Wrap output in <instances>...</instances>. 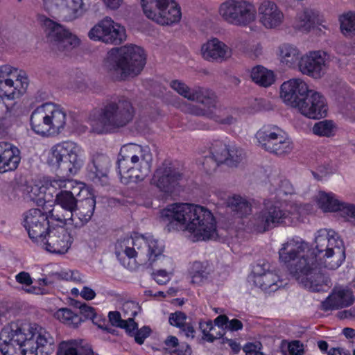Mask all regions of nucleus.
I'll use <instances>...</instances> for the list:
<instances>
[{"mask_svg": "<svg viewBox=\"0 0 355 355\" xmlns=\"http://www.w3.org/2000/svg\"><path fill=\"white\" fill-rule=\"evenodd\" d=\"M69 179L62 178V177H55L53 179H51L46 182V187L41 188H32L31 192L36 194V191L37 190L40 191V193L45 192L46 190H48L49 194L53 196V194H56L59 191H64L65 190V187H67V184Z\"/></svg>", "mask_w": 355, "mask_h": 355, "instance_id": "nucleus-43", "label": "nucleus"}, {"mask_svg": "<svg viewBox=\"0 0 355 355\" xmlns=\"http://www.w3.org/2000/svg\"><path fill=\"white\" fill-rule=\"evenodd\" d=\"M134 114V107L128 98H116L107 102L99 110L92 114L89 123L94 132H112L129 124Z\"/></svg>", "mask_w": 355, "mask_h": 355, "instance_id": "nucleus-6", "label": "nucleus"}, {"mask_svg": "<svg viewBox=\"0 0 355 355\" xmlns=\"http://www.w3.org/2000/svg\"><path fill=\"white\" fill-rule=\"evenodd\" d=\"M291 213L270 200L264 202V207L250 220L248 225L254 231L263 233L286 223Z\"/></svg>", "mask_w": 355, "mask_h": 355, "instance_id": "nucleus-10", "label": "nucleus"}, {"mask_svg": "<svg viewBox=\"0 0 355 355\" xmlns=\"http://www.w3.org/2000/svg\"><path fill=\"white\" fill-rule=\"evenodd\" d=\"M65 190L75 198L80 196L81 193H89L88 190L84 188L83 184L72 179H69Z\"/></svg>", "mask_w": 355, "mask_h": 355, "instance_id": "nucleus-51", "label": "nucleus"}, {"mask_svg": "<svg viewBox=\"0 0 355 355\" xmlns=\"http://www.w3.org/2000/svg\"><path fill=\"white\" fill-rule=\"evenodd\" d=\"M211 94L213 98V102L211 104L209 105L207 103H200V104L204 105V107L202 108L198 106H193V107L191 109L190 112L192 114L196 116H204L207 118L211 119V116H213V110L215 109L216 101L214 93L212 91H211Z\"/></svg>", "mask_w": 355, "mask_h": 355, "instance_id": "nucleus-47", "label": "nucleus"}, {"mask_svg": "<svg viewBox=\"0 0 355 355\" xmlns=\"http://www.w3.org/2000/svg\"><path fill=\"white\" fill-rule=\"evenodd\" d=\"M260 146L265 150L277 155L289 154L293 143L285 132L276 125H264L256 134Z\"/></svg>", "mask_w": 355, "mask_h": 355, "instance_id": "nucleus-12", "label": "nucleus"}, {"mask_svg": "<svg viewBox=\"0 0 355 355\" xmlns=\"http://www.w3.org/2000/svg\"><path fill=\"white\" fill-rule=\"evenodd\" d=\"M110 166L111 161L106 155L96 153L87 164V176L92 181L98 183L102 178L107 176Z\"/></svg>", "mask_w": 355, "mask_h": 355, "instance_id": "nucleus-30", "label": "nucleus"}, {"mask_svg": "<svg viewBox=\"0 0 355 355\" xmlns=\"http://www.w3.org/2000/svg\"><path fill=\"white\" fill-rule=\"evenodd\" d=\"M32 130L37 134L42 136H50L49 130V112L46 103L37 107L32 112L30 118Z\"/></svg>", "mask_w": 355, "mask_h": 355, "instance_id": "nucleus-34", "label": "nucleus"}, {"mask_svg": "<svg viewBox=\"0 0 355 355\" xmlns=\"http://www.w3.org/2000/svg\"><path fill=\"white\" fill-rule=\"evenodd\" d=\"M146 17L161 25H172L180 21V7L175 0H141Z\"/></svg>", "mask_w": 355, "mask_h": 355, "instance_id": "nucleus-9", "label": "nucleus"}, {"mask_svg": "<svg viewBox=\"0 0 355 355\" xmlns=\"http://www.w3.org/2000/svg\"><path fill=\"white\" fill-rule=\"evenodd\" d=\"M202 57L209 62H222L232 56V50L224 42L212 38L201 46Z\"/></svg>", "mask_w": 355, "mask_h": 355, "instance_id": "nucleus-26", "label": "nucleus"}, {"mask_svg": "<svg viewBox=\"0 0 355 355\" xmlns=\"http://www.w3.org/2000/svg\"><path fill=\"white\" fill-rule=\"evenodd\" d=\"M28 85V77L24 72L10 65L0 67V97L14 100L25 93Z\"/></svg>", "mask_w": 355, "mask_h": 355, "instance_id": "nucleus-13", "label": "nucleus"}, {"mask_svg": "<svg viewBox=\"0 0 355 355\" xmlns=\"http://www.w3.org/2000/svg\"><path fill=\"white\" fill-rule=\"evenodd\" d=\"M49 112V130L50 136H55L62 132L67 125V114L60 105L53 103H46Z\"/></svg>", "mask_w": 355, "mask_h": 355, "instance_id": "nucleus-31", "label": "nucleus"}, {"mask_svg": "<svg viewBox=\"0 0 355 355\" xmlns=\"http://www.w3.org/2000/svg\"><path fill=\"white\" fill-rule=\"evenodd\" d=\"M309 90L307 84L300 78H292L281 85L280 96L283 101L295 108Z\"/></svg>", "mask_w": 355, "mask_h": 355, "instance_id": "nucleus-23", "label": "nucleus"}, {"mask_svg": "<svg viewBox=\"0 0 355 355\" xmlns=\"http://www.w3.org/2000/svg\"><path fill=\"white\" fill-rule=\"evenodd\" d=\"M73 242L71 234L63 227H58L50 230L44 237V241L39 244L46 251L63 254L70 248Z\"/></svg>", "mask_w": 355, "mask_h": 355, "instance_id": "nucleus-20", "label": "nucleus"}, {"mask_svg": "<svg viewBox=\"0 0 355 355\" xmlns=\"http://www.w3.org/2000/svg\"><path fill=\"white\" fill-rule=\"evenodd\" d=\"M43 27L47 42L55 53L69 51L78 46L79 39L62 25L49 19L43 20Z\"/></svg>", "mask_w": 355, "mask_h": 355, "instance_id": "nucleus-14", "label": "nucleus"}, {"mask_svg": "<svg viewBox=\"0 0 355 355\" xmlns=\"http://www.w3.org/2000/svg\"><path fill=\"white\" fill-rule=\"evenodd\" d=\"M288 355H303V345L299 340H294L287 344Z\"/></svg>", "mask_w": 355, "mask_h": 355, "instance_id": "nucleus-55", "label": "nucleus"}, {"mask_svg": "<svg viewBox=\"0 0 355 355\" xmlns=\"http://www.w3.org/2000/svg\"><path fill=\"white\" fill-rule=\"evenodd\" d=\"M228 157L226 163L229 166H236L245 157L243 150L236 146H228Z\"/></svg>", "mask_w": 355, "mask_h": 355, "instance_id": "nucleus-49", "label": "nucleus"}, {"mask_svg": "<svg viewBox=\"0 0 355 355\" xmlns=\"http://www.w3.org/2000/svg\"><path fill=\"white\" fill-rule=\"evenodd\" d=\"M152 276L159 284H165L170 280V273L166 269H159L153 272Z\"/></svg>", "mask_w": 355, "mask_h": 355, "instance_id": "nucleus-56", "label": "nucleus"}, {"mask_svg": "<svg viewBox=\"0 0 355 355\" xmlns=\"http://www.w3.org/2000/svg\"><path fill=\"white\" fill-rule=\"evenodd\" d=\"M54 338L36 323L12 322L0 332V351L3 355H49Z\"/></svg>", "mask_w": 355, "mask_h": 355, "instance_id": "nucleus-2", "label": "nucleus"}, {"mask_svg": "<svg viewBox=\"0 0 355 355\" xmlns=\"http://www.w3.org/2000/svg\"><path fill=\"white\" fill-rule=\"evenodd\" d=\"M153 154L148 146L128 144L122 146L117 161L122 182L144 180L150 172Z\"/></svg>", "mask_w": 355, "mask_h": 355, "instance_id": "nucleus-7", "label": "nucleus"}, {"mask_svg": "<svg viewBox=\"0 0 355 355\" xmlns=\"http://www.w3.org/2000/svg\"><path fill=\"white\" fill-rule=\"evenodd\" d=\"M57 355H94V352L83 340H68L59 344Z\"/></svg>", "mask_w": 355, "mask_h": 355, "instance_id": "nucleus-35", "label": "nucleus"}, {"mask_svg": "<svg viewBox=\"0 0 355 355\" xmlns=\"http://www.w3.org/2000/svg\"><path fill=\"white\" fill-rule=\"evenodd\" d=\"M179 340L173 336H168L164 340L165 348L164 349L169 353H174V349H177L178 347Z\"/></svg>", "mask_w": 355, "mask_h": 355, "instance_id": "nucleus-60", "label": "nucleus"}, {"mask_svg": "<svg viewBox=\"0 0 355 355\" xmlns=\"http://www.w3.org/2000/svg\"><path fill=\"white\" fill-rule=\"evenodd\" d=\"M303 116L320 119L327 116L328 106L326 98L320 92L309 89L295 107Z\"/></svg>", "mask_w": 355, "mask_h": 355, "instance_id": "nucleus-17", "label": "nucleus"}, {"mask_svg": "<svg viewBox=\"0 0 355 355\" xmlns=\"http://www.w3.org/2000/svg\"><path fill=\"white\" fill-rule=\"evenodd\" d=\"M96 207L95 197L89 196L84 200H78L76 207L73 211V216L69 218L65 225H72L76 228L85 226L92 218Z\"/></svg>", "mask_w": 355, "mask_h": 355, "instance_id": "nucleus-24", "label": "nucleus"}, {"mask_svg": "<svg viewBox=\"0 0 355 355\" xmlns=\"http://www.w3.org/2000/svg\"><path fill=\"white\" fill-rule=\"evenodd\" d=\"M175 354L178 355H191L192 353L191 348L189 345L185 343L178 344L177 349H174Z\"/></svg>", "mask_w": 355, "mask_h": 355, "instance_id": "nucleus-63", "label": "nucleus"}, {"mask_svg": "<svg viewBox=\"0 0 355 355\" xmlns=\"http://www.w3.org/2000/svg\"><path fill=\"white\" fill-rule=\"evenodd\" d=\"M80 295L86 300H92L96 297L95 291L89 287L84 286Z\"/></svg>", "mask_w": 355, "mask_h": 355, "instance_id": "nucleus-64", "label": "nucleus"}, {"mask_svg": "<svg viewBox=\"0 0 355 355\" xmlns=\"http://www.w3.org/2000/svg\"><path fill=\"white\" fill-rule=\"evenodd\" d=\"M329 63V55L325 51H313L302 55L299 61V71L315 79L322 78Z\"/></svg>", "mask_w": 355, "mask_h": 355, "instance_id": "nucleus-18", "label": "nucleus"}, {"mask_svg": "<svg viewBox=\"0 0 355 355\" xmlns=\"http://www.w3.org/2000/svg\"><path fill=\"white\" fill-rule=\"evenodd\" d=\"M262 348V344L259 341L254 343H248L243 347V350L245 352L246 355H256L261 352Z\"/></svg>", "mask_w": 355, "mask_h": 355, "instance_id": "nucleus-58", "label": "nucleus"}, {"mask_svg": "<svg viewBox=\"0 0 355 355\" xmlns=\"http://www.w3.org/2000/svg\"><path fill=\"white\" fill-rule=\"evenodd\" d=\"M323 20L318 10L306 7L299 12L297 15L296 28L308 33L318 25H322Z\"/></svg>", "mask_w": 355, "mask_h": 355, "instance_id": "nucleus-33", "label": "nucleus"}, {"mask_svg": "<svg viewBox=\"0 0 355 355\" xmlns=\"http://www.w3.org/2000/svg\"><path fill=\"white\" fill-rule=\"evenodd\" d=\"M56 207L49 212L52 220L60 223H67V220L73 216V211L77 205L78 200L72 197L67 190L59 191L55 194Z\"/></svg>", "mask_w": 355, "mask_h": 355, "instance_id": "nucleus-22", "label": "nucleus"}, {"mask_svg": "<svg viewBox=\"0 0 355 355\" xmlns=\"http://www.w3.org/2000/svg\"><path fill=\"white\" fill-rule=\"evenodd\" d=\"M92 322L94 324H96L99 329H103V331L111 332L112 328L109 326L108 322L106 321L105 318H101L99 316H96Z\"/></svg>", "mask_w": 355, "mask_h": 355, "instance_id": "nucleus-62", "label": "nucleus"}, {"mask_svg": "<svg viewBox=\"0 0 355 355\" xmlns=\"http://www.w3.org/2000/svg\"><path fill=\"white\" fill-rule=\"evenodd\" d=\"M168 231L181 230L191 234L193 241H205L216 236V225L212 213L193 204L175 203L160 212Z\"/></svg>", "mask_w": 355, "mask_h": 355, "instance_id": "nucleus-3", "label": "nucleus"}, {"mask_svg": "<svg viewBox=\"0 0 355 355\" xmlns=\"http://www.w3.org/2000/svg\"><path fill=\"white\" fill-rule=\"evenodd\" d=\"M76 306H78L80 313L85 318L92 320L96 316L95 309L85 303L81 304L80 302H77Z\"/></svg>", "mask_w": 355, "mask_h": 355, "instance_id": "nucleus-57", "label": "nucleus"}, {"mask_svg": "<svg viewBox=\"0 0 355 355\" xmlns=\"http://www.w3.org/2000/svg\"><path fill=\"white\" fill-rule=\"evenodd\" d=\"M352 291L347 288H336L332 293L321 303V309L327 311L349 306L354 303Z\"/></svg>", "mask_w": 355, "mask_h": 355, "instance_id": "nucleus-28", "label": "nucleus"}, {"mask_svg": "<svg viewBox=\"0 0 355 355\" xmlns=\"http://www.w3.org/2000/svg\"><path fill=\"white\" fill-rule=\"evenodd\" d=\"M136 315L137 311L134 310L127 319L123 320L119 312L110 311L108 313V318L112 325L124 329L126 332L131 333L134 330L137 329V324L133 319Z\"/></svg>", "mask_w": 355, "mask_h": 355, "instance_id": "nucleus-38", "label": "nucleus"}, {"mask_svg": "<svg viewBox=\"0 0 355 355\" xmlns=\"http://www.w3.org/2000/svg\"><path fill=\"white\" fill-rule=\"evenodd\" d=\"M135 331V330L129 334L135 336V340L139 345H142L145 339L148 338L151 333L150 327L146 326L141 327L140 329H137V331Z\"/></svg>", "mask_w": 355, "mask_h": 355, "instance_id": "nucleus-54", "label": "nucleus"}, {"mask_svg": "<svg viewBox=\"0 0 355 355\" xmlns=\"http://www.w3.org/2000/svg\"><path fill=\"white\" fill-rule=\"evenodd\" d=\"M222 19L229 24L245 27L254 21L256 10L246 0H227L218 8Z\"/></svg>", "mask_w": 355, "mask_h": 355, "instance_id": "nucleus-11", "label": "nucleus"}, {"mask_svg": "<svg viewBox=\"0 0 355 355\" xmlns=\"http://www.w3.org/2000/svg\"><path fill=\"white\" fill-rule=\"evenodd\" d=\"M239 117L238 111L235 109H215L213 110L211 119L224 125H232L237 121Z\"/></svg>", "mask_w": 355, "mask_h": 355, "instance_id": "nucleus-42", "label": "nucleus"}, {"mask_svg": "<svg viewBox=\"0 0 355 355\" xmlns=\"http://www.w3.org/2000/svg\"><path fill=\"white\" fill-rule=\"evenodd\" d=\"M200 329L202 332V339L209 343H212L216 339V337L214 336L209 332L213 329L211 321H207L205 322H200Z\"/></svg>", "mask_w": 355, "mask_h": 355, "instance_id": "nucleus-53", "label": "nucleus"}, {"mask_svg": "<svg viewBox=\"0 0 355 355\" xmlns=\"http://www.w3.org/2000/svg\"><path fill=\"white\" fill-rule=\"evenodd\" d=\"M88 37L93 41L119 45L125 40L126 32L123 26L111 17H105L89 30Z\"/></svg>", "mask_w": 355, "mask_h": 355, "instance_id": "nucleus-15", "label": "nucleus"}, {"mask_svg": "<svg viewBox=\"0 0 355 355\" xmlns=\"http://www.w3.org/2000/svg\"><path fill=\"white\" fill-rule=\"evenodd\" d=\"M251 78L257 85L267 87L275 82V76L272 71L257 65L252 69Z\"/></svg>", "mask_w": 355, "mask_h": 355, "instance_id": "nucleus-40", "label": "nucleus"}, {"mask_svg": "<svg viewBox=\"0 0 355 355\" xmlns=\"http://www.w3.org/2000/svg\"><path fill=\"white\" fill-rule=\"evenodd\" d=\"M248 282L265 292H275L284 287L286 282L270 270V263L261 261L256 263L248 276Z\"/></svg>", "mask_w": 355, "mask_h": 355, "instance_id": "nucleus-16", "label": "nucleus"}, {"mask_svg": "<svg viewBox=\"0 0 355 355\" xmlns=\"http://www.w3.org/2000/svg\"><path fill=\"white\" fill-rule=\"evenodd\" d=\"M293 192H294V189L288 180H284L281 181L279 187L277 189V193L279 195H281V194L288 195V194H291Z\"/></svg>", "mask_w": 355, "mask_h": 355, "instance_id": "nucleus-61", "label": "nucleus"}, {"mask_svg": "<svg viewBox=\"0 0 355 355\" xmlns=\"http://www.w3.org/2000/svg\"><path fill=\"white\" fill-rule=\"evenodd\" d=\"M279 57L282 63L288 67H294L297 64L302 57L300 50L290 44H284L279 46Z\"/></svg>", "mask_w": 355, "mask_h": 355, "instance_id": "nucleus-37", "label": "nucleus"}, {"mask_svg": "<svg viewBox=\"0 0 355 355\" xmlns=\"http://www.w3.org/2000/svg\"><path fill=\"white\" fill-rule=\"evenodd\" d=\"M260 22L266 28H275L282 24L284 16L278 6L272 1H264L259 7Z\"/></svg>", "mask_w": 355, "mask_h": 355, "instance_id": "nucleus-27", "label": "nucleus"}, {"mask_svg": "<svg viewBox=\"0 0 355 355\" xmlns=\"http://www.w3.org/2000/svg\"><path fill=\"white\" fill-rule=\"evenodd\" d=\"M228 146L221 141H215L211 148L209 156L204 158L202 165L207 173L214 171L219 164L226 163L228 157Z\"/></svg>", "mask_w": 355, "mask_h": 355, "instance_id": "nucleus-32", "label": "nucleus"}, {"mask_svg": "<svg viewBox=\"0 0 355 355\" xmlns=\"http://www.w3.org/2000/svg\"><path fill=\"white\" fill-rule=\"evenodd\" d=\"M186 320V315L182 312L178 311L171 314L169 317V323L173 326L181 329L185 326V324L187 323Z\"/></svg>", "mask_w": 355, "mask_h": 355, "instance_id": "nucleus-52", "label": "nucleus"}, {"mask_svg": "<svg viewBox=\"0 0 355 355\" xmlns=\"http://www.w3.org/2000/svg\"><path fill=\"white\" fill-rule=\"evenodd\" d=\"M228 207L239 216L243 217L250 214L252 211L251 204L244 198L234 196L230 198L227 201Z\"/></svg>", "mask_w": 355, "mask_h": 355, "instance_id": "nucleus-41", "label": "nucleus"}, {"mask_svg": "<svg viewBox=\"0 0 355 355\" xmlns=\"http://www.w3.org/2000/svg\"><path fill=\"white\" fill-rule=\"evenodd\" d=\"M340 215L347 220L355 219V204L345 202Z\"/></svg>", "mask_w": 355, "mask_h": 355, "instance_id": "nucleus-59", "label": "nucleus"}, {"mask_svg": "<svg viewBox=\"0 0 355 355\" xmlns=\"http://www.w3.org/2000/svg\"><path fill=\"white\" fill-rule=\"evenodd\" d=\"M170 87L178 94L191 101L211 104L213 98L211 90L204 87L190 88L184 83L173 80L170 82Z\"/></svg>", "mask_w": 355, "mask_h": 355, "instance_id": "nucleus-25", "label": "nucleus"}, {"mask_svg": "<svg viewBox=\"0 0 355 355\" xmlns=\"http://www.w3.org/2000/svg\"><path fill=\"white\" fill-rule=\"evenodd\" d=\"M314 243L315 252L302 238L293 237L282 245L278 254L279 261L300 284L319 292L331 286V279L322 267L337 269L345 259V250L343 241L331 229L318 230Z\"/></svg>", "mask_w": 355, "mask_h": 355, "instance_id": "nucleus-1", "label": "nucleus"}, {"mask_svg": "<svg viewBox=\"0 0 355 355\" xmlns=\"http://www.w3.org/2000/svg\"><path fill=\"white\" fill-rule=\"evenodd\" d=\"M334 125L331 121L324 120L319 121L313 125V132L320 137H330L333 135Z\"/></svg>", "mask_w": 355, "mask_h": 355, "instance_id": "nucleus-46", "label": "nucleus"}, {"mask_svg": "<svg viewBox=\"0 0 355 355\" xmlns=\"http://www.w3.org/2000/svg\"><path fill=\"white\" fill-rule=\"evenodd\" d=\"M19 150L13 144L0 142V173L15 170L20 162Z\"/></svg>", "mask_w": 355, "mask_h": 355, "instance_id": "nucleus-29", "label": "nucleus"}, {"mask_svg": "<svg viewBox=\"0 0 355 355\" xmlns=\"http://www.w3.org/2000/svg\"><path fill=\"white\" fill-rule=\"evenodd\" d=\"M47 162L65 175H75L84 163L81 148L72 141L58 143L51 147Z\"/></svg>", "mask_w": 355, "mask_h": 355, "instance_id": "nucleus-8", "label": "nucleus"}, {"mask_svg": "<svg viewBox=\"0 0 355 355\" xmlns=\"http://www.w3.org/2000/svg\"><path fill=\"white\" fill-rule=\"evenodd\" d=\"M183 178V174L169 163H164L155 172L151 183L155 185L161 191L172 193L179 181Z\"/></svg>", "mask_w": 355, "mask_h": 355, "instance_id": "nucleus-21", "label": "nucleus"}, {"mask_svg": "<svg viewBox=\"0 0 355 355\" xmlns=\"http://www.w3.org/2000/svg\"><path fill=\"white\" fill-rule=\"evenodd\" d=\"M146 64L144 49L135 44L112 48L105 58L104 67L116 80H125L137 76Z\"/></svg>", "mask_w": 355, "mask_h": 355, "instance_id": "nucleus-5", "label": "nucleus"}, {"mask_svg": "<svg viewBox=\"0 0 355 355\" xmlns=\"http://www.w3.org/2000/svg\"><path fill=\"white\" fill-rule=\"evenodd\" d=\"M340 28L344 34L355 35V13H347L340 18Z\"/></svg>", "mask_w": 355, "mask_h": 355, "instance_id": "nucleus-48", "label": "nucleus"}, {"mask_svg": "<svg viewBox=\"0 0 355 355\" xmlns=\"http://www.w3.org/2000/svg\"><path fill=\"white\" fill-rule=\"evenodd\" d=\"M115 253L119 260L125 254L129 259H134V263L128 262L123 265L130 270L137 268V262L148 261L149 265L155 264L158 267L173 268V261L171 258L163 254L164 245L153 236H137L127 237L118 241L115 245Z\"/></svg>", "mask_w": 355, "mask_h": 355, "instance_id": "nucleus-4", "label": "nucleus"}, {"mask_svg": "<svg viewBox=\"0 0 355 355\" xmlns=\"http://www.w3.org/2000/svg\"><path fill=\"white\" fill-rule=\"evenodd\" d=\"M24 227L30 239L39 245L48 232V217L39 209H30L24 216Z\"/></svg>", "mask_w": 355, "mask_h": 355, "instance_id": "nucleus-19", "label": "nucleus"}, {"mask_svg": "<svg viewBox=\"0 0 355 355\" xmlns=\"http://www.w3.org/2000/svg\"><path fill=\"white\" fill-rule=\"evenodd\" d=\"M55 316L61 322L73 328L78 327L83 321L80 315L74 313L67 308L59 309L55 313Z\"/></svg>", "mask_w": 355, "mask_h": 355, "instance_id": "nucleus-44", "label": "nucleus"}, {"mask_svg": "<svg viewBox=\"0 0 355 355\" xmlns=\"http://www.w3.org/2000/svg\"><path fill=\"white\" fill-rule=\"evenodd\" d=\"M318 207L324 212L340 211L341 214L345 202L338 200L332 193L320 191L316 196Z\"/></svg>", "mask_w": 355, "mask_h": 355, "instance_id": "nucleus-36", "label": "nucleus"}, {"mask_svg": "<svg viewBox=\"0 0 355 355\" xmlns=\"http://www.w3.org/2000/svg\"><path fill=\"white\" fill-rule=\"evenodd\" d=\"M54 275L58 279L72 281L76 283L85 282V281L83 279L81 274L78 271L61 270L60 272H55Z\"/></svg>", "mask_w": 355, "mask_h": 355, "instance_id": "nucleus-50", "label": "nucleus"}, {"mask_svg": "<svg viewBox=\"0 0 355 355\" xmlns=\"http://www.w3.org/2000/svg\"><path fill=\"white\" fill-rule=\"evenodd\" d=\"M15 279L18 283L25 286V287L23 288V290L26 293L37 295L43 293L41 288L35 286H31L33 284V280L28 272L23 271L18 273L15 276Z\"/></svg>", "mask_w": 355, "mask_h": 355, "instance_id": "nucleus-45", "label": "nucleus"}, {"mask_svg": "<svg viewBox=\"0 0 355 355\" xmlns=\"http://www.w3.org/2000/svg\"><path fill=\"white\" fill-rule=\"evenodd\" d=\"M188 272L193 283L200 284L207 279L210 270L207 262L195 261L190 264Z\"/></svg>", "mask_w": 355, "mask_h": 355, "instance_id": "nucleus-39", "label": "nucleus"}]
</instances>
